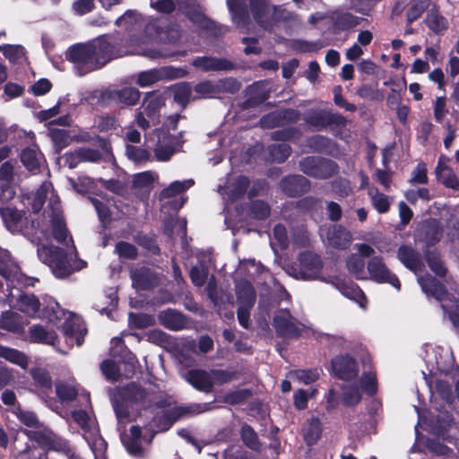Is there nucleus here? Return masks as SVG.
<instances>
[{"instance_id":"nucleus-33","label":"nucleus","mask_w":459,"mask_h":459,"mask_svg":"<svg viewBox=\"0 0 459 459\" xmlns=\"http://www.w3.org/2000/svg\"><path fill=\"white\" fill-rule=\"evenodd\" d=\"M31 342L54 345L57 341V335L54 331H48L40 325H33L29 329Z\"/></svg>"},{"instance_id":"nucleus-4","label":"nucleus","mask_w":459,"mask_h":459,"mask_svg":"<svg viewBox=\"0 0 459 459\" xmlns=\"http://www.w3.org/2000/svg\"><path fill=\"white\" fill-rule=\"evenodd\" d=\"M299 167L305 175L316 179H329L339 173L338 164L322 156L304 157Z\"/></svg>"},{"instance_id":"nucleus-47","label":"nucleus","mask_w":459,"mask_h":459,"mask_svg":"<svg viewBox=\"0 0 459 459\" xmlns=\"http://www.w3.org/2000/svg\"><path fill=\"white\" fill-rule=\"evenodd\" d=\"M16 271L17 265L13 261L10 253L0 248V275L3 278L9 279Z\"/></svg>"},{"instance_id":"nucleus-49","label":"nucleus","mask_w":459,"mask_h":459,"mask_svg":"<svg viewBox=\"0 0 459 459\" xmlns=\"http://www.w3.org/2000/svg\"><path fill=\"white\" fill-rule=\"evenodd\" d=\"M51 230L53 238L60 244H65L68 236V230L64 218L56 216L51 220Z\"/></svg>"},{"instance_id":"nucleus-29","label":"nucleus","mask_w":459,"mask_h":459,"mask_svg":"<svg viewBox=\"0 0 459 459\" xmlns=\"http://www.w3.org/2000/svg\"><path fill=\"white\" fill-rule=\"evenodd\" d=\"M425 260L429 269L438 277H445L447 273L441 254L437 248H426L424 250Z\"/></svg>"},{"instance_id":"nucleus-60","label":"nucleus","mask_w":459,"mask_h":459,"mask_svg":"<svg viewBox=\"0 0 459 459\" xmlns=\"http://www.w3.org/2000/svg\"><path fill=\"white\" fill-rule=\"evenodd\" d=\"M64 312L59 304L53 301L50 305L44 307L40 312V317L48 320V322L55 323L61 320Z\"/></svg>"},{"instance_id":"nucleus-3","label":"nucleus","mask_w":459,"mask_h":459,"mask_svg":"<svg viewBox=\"0 0 459 459\" xmlns=\"http://www.w3.org/2000/svg\"><path fill=\"white\" fill-rule=\"evenodd\" d=\"M0 216L6 229L13 234H21L27 238L36 233V224L30 215L23 210L16 207L0 208Z\"/></svg>"},{"instance_id":"nucleus-26","label":"nucleus","mask_w":459,"mask_h":459,"mask_svg":"<svg viewBox=\"0 0 459 459\" xmlns=\"http://www.w3.org/2000/svg\"><path fill=\"white\" fill-rule=\"evenodd\" d=\"M194 65L202 68L204 71H229L234 68V64L226 58H217L211 56L198 57Z\"/></svg>"},{"instance_id":"nucleus-11","label":"nucleus","mask_w":459,"mask_h":459,"mask_svg":"<svg viewBox=\"0 0 459 459\" xmlns=\"http://www.w3.org/2000/svg\"><path fill=\"white\" fill-rule=\"evenodd\" d=\"M332 372L335 377L350 381L357 377L359 365L357 360L350 354H341L331 360Z\"/></svg>"},{"instance_id":"nucleus-8","label":"nucleus","mask_w":459,"mask_h":459,"mask_svg":"<svg viewBox=\"0 0 459 459\" xmlns=\"http://www.w3.org/2000/svg\"><path fill=\"white\" fill-rule=\"evenodd\" d=\"M290 311L287 308L280 309L273 317V326L275 329L276 335L281 338L298 339L301 336L304 326L300 323H296Z\"/></svg>"},{"instance_id":"nucleus-16","label":"nucleus","mask_w":459,"mask_h":459,"mask_svg":"<svg viewBox=\"0 0 459 459\" xmlns=\"http://www.w3.org/2000/svg\"><path fill=\"white\" fill-rule=\"evenodd\" d=\"M418 281L422 291L428 297H432L438 301H442L448 295L446 286L429 273L420 277Z\"/></svg>"},{"instance_id":"nucleus-12","label":"nucleus","mask_w":459,"mask_h":459,"mask_svg":"<svg viewBox=\"0 0 459 459\" xmlns=\"http://www.w3.org/2000/svg\"><path fill=\"white\" fill-rule=\"evenodd\" d=\"M443 228L438 220L429 218L424 220L416 231V238L420 242L425 244L426 248H431L441 239Z\"/></svg>"},{"instance_id":"nucleus-32","label":"nucleus","mask_w":459,"mask_h":459,"mask_svg":"<svg viewBox=\"0 0 459 459\" xmlns=\"http://www.w3.org/2000/svg\"><path fill=\"white\" fill-rule=\"evenodd\" d=\"M193 89L195 95L192 98V101L201 99L214 98L216 95L221 93L220 84L209 80L199 82Z\"/></svg>"},{"instance_id":"nucleus-18","label":"nucleus","mask_w":459,"mask_h":459,"mask_svg":"<svg viewBox=\"0 0 459 459\" xmlns=\"http://www.w3.org/2000/svg\"><path fill=\"white\" fill-rule=\"evenodd\" d=\"M130 277L133 286L141 290H150L156 284V276L154 273L148 267H140L132 270Z\"/></svg>"},{"instance_id":"nucleus-40","label":"nucleus","mask_w":459,"mask_h":459,"mask_svg":"<svg viewBox=\"0 0 459 459\" xmlns=\"http://www.w3.org/2000/svg\"><path fill=\"white\" fill-rule=\"evenodd\" d=\"M64 248L54 245H43L38 248V256L39 260L50 267L55 264L56 259L62 256Z\"/></svg>"},{"instance_id":"nucleus-46","label":"nucleus","mask_w":459,"mask_h":459,"mask_svg":"<svg viewBox=\"0 0 459 459\" xmlns=\"http://www.w3.org/2000/svg\"><path fill=\"white\" fill-rule=\"evenodd\" d=\"M240 437L248 448L254 451H259L261 448V444L259 441V437L255 429L248 424H244L240 429Z\"/></svg>"},{"instance_id":"nucleus-42","label":"nucleus","mask_w":459,"mask_h":459,"mask_svg":"<svg viewBox=\"0 0 459 459\" xmlns=\"http://www.w3.org/2000/svg\"><path fill=\"white\" fill-rule=\"evenodd\" d=\"M17 303L19 310L29 315H35L40 310V302L34 294H22L17 299Z\"/></svg>"},{"instance_id":"nucleus-48","label":"nucleus","mask_w":459,"mask_h":459,"mask_svg":"<svg viewBox=\"0 0 459 459\" xmlns=\"http://www.w3.org/2000/svg\"><path fill=\"white\" fill-rule=\"evenodd\" d=\"M22 165L30 172L36 173L39 170L38 153L31 148H25L20 154Z\"/></svg>"},{"instance_id":"nucleus-14","label":"nucleus","mask_w":459,"mask_h":459,"mask_svg":"<svg viewBox=\"0 0 459 459\" xmlns=\"http://www.w3.org/2000/svg\"><path fill=\"white\" fill-rule=\"evenodd\" d=\"M279 186L285 195L295 198L309 192L311 183L302 175L292 174L283 177L279 182Z\"/></svg>"},{"instance_id":"nucleus-35","label":"nucleus","mask_w":459,"mask_h":459,"mask_svg":"<svg viewBox=\"0 0 459 459\" xmlns=\"http://www.w3.org/2000/svg\"><path fill=\"white\" fill-rule=\"evenodd\" d=\"M0 358L26 369L29 365L28 356L16 349L0 345Z\"/></svg>"},{"instance_id":"nucleus-58","label":"nucleus","mask_w":459,"mask_h":459,"mask_svg":"<svg viewBox=\"0 0 459 459\" xmlns=\"http://www.w3.org/2000/svg\"><path fill=\"white\" fill-rule=\"evenodd\" d=\"M115 252L120 258L135 260L138 257L137 247L126 241H118L115 246Z\"/></svg>"},{"instance_id":"nucleus-22","label":"nucleus","mask_w":459,"mask_h":459,"mask_svg":"<svg viewBox=\"0 0 459 459\" xmlns=\"http://www.w3.org/2000/svg\"><path fill=\"white\" fill-rule=\"evenodd\" d=\"M164 105L165 100L162 95L153 91L146 93L142 107L146 117L149 119L154 120L160 117V108Z\"/></svg>"},{"instance_id":"nucleus-59","label":"nucleus","mask_w":459,"mask_h":459,"mask_svg":"<svg viewBox=\"0 0 459 459\" xmlns=\"http://www.w3.org/2000/svg\"><path fill=\"white\" fill-rule=\"evenodd\" d=\"M331 143V139L321 134H316L307 139V146L318 153L326 152Z\"/></svg>"},{"instance_id":"nucleus-28","label":"nucleus","mask_w":459,"mask_h":459,"mask_svg":"<svg viewBox=\"0 0 459 459\" xmlns=\"http://www.w3.org/2000/svg\"><path fill=\"white\" fill-rule=\"evenodd\" d=\"M141 97V92L134 87H124L120 90L110 91L109 99L124 104L126 106H134L137 104Z\"/></svg>"},{"instance_id":"nucleus-25","label":"nucleus","mask_w":459,"mask_h":459,"mask_svg":"<svg viewBox=\"0 0 459 459\" xmlns=\"http://www.w3.org/2000/svg\"><path fill=\"white\" fill-rule=\"evenodd\" d=\"M232 22L238 28H247L250 22L247 2H227Z\"/></svg>"},{"instance_id":"nucleus-61","label":"nucleus","mask_w":459,"mask_h":459,"mask_svg":"<svg viewBox=\"0 0 459 459\" xmlns=\"http://www.w3.org/2000/svg\"><path fill=\"white\" fill-rule=\"evenodd\" d=\"M126 155L129 160L136 163L146 162L151 159L148 150L131 144L126 145Z\"/></svg>"},{"instance_id":"nucleus-15","label":"nucleus","mask_w":459,"mask_h":459,"mask_svg":"<svg viewBox=\"0 0 459 459\" xmlns=\"http://www.w3.org/2000/svg\"><path fill=\"white\" fill-rule=\"evenodd\" d=\"M270 98V91L265 84L259 81L255 82L247 89V99L239 105L243 110L255 108Z\"/></svg>"},{"instance_id":"nucleus-55","label":"nucleus","mask_w":459,"mask_h":459,"mask_svg":"<svg viewBox=\"0 0 459 459\" xmlns=\"http://www.w3.org/2000/svg\"><path fill=\"white\" fill-rule=\"evenodd\" d=\"M211 376L212 379L213 380V385L217 384L219 385H222L233 380L238 379L239 373L236 370L211 369Z\"/></svg>"},{"instance_id":"nucleus-20","label":"nucleus","mask_w":459,"mask_h":459,"mask_svg":"<svg viewBox=\"0 0 459 459\" xmlns=\"http://www.w3.org/2000/svg\"><path fill=\"white\" fill-rule=\"evenodd\" d=\"M332 25L329 30L333 34L353 29L359 24L361 18L349 13H333L331 16Z\"/></svg>"},{"instance_id":"nucleus-30","label":"nucleus","mask_w":459,"mask_h":459,"mask_svg":"<svg viewBox=\"0 0 459 459\" xmlns=\"http://www.w3.org/2000/svg\"><path fill=\"white\" fill-rule=\"evenodd\" d=\"M236 296L239 306L253 307L256 300L255 288L247 281H241L237 285Z\"/></svg>"},{"instance_id":"nucleus-45","label":"nucleus","mask_w":459,"mask_h":459,"mask_svg":"<svg viewBox=\"0 0 459 459\" xmlns=\"http://www.w3.org/2000/svg\"><path fill=\"white\" fill-rule=\"evenodd\" d=\"M253 396V392L249 388L230 391L222 397V402L230 405H238L246 403Z\"/></svg>"},{"instance_id":"nucleus-62","label":"nucleus","mask_w":459,"mask_h":459,"mask_svg":"<svg viewBox=\"0 0 459 459\" xmlns=\"http://www.w3.org/2000/svg\"><path fill=\"white\" fill-rule=\"evenodd\" d=\"M428 170L425 162L420 161L417 164L411 173V178L409 179L411 185H425L428 184Z\"/></svg>"},{"instance_id":"nucleus-43","label":"nucleus","mask_w":459,"mask_h":459,"mask_svg":"<svg viewBox=\"0 0 459 459\" xmlns=\"http://www.w3.org/2000/svg\"><path fill=\"white\" fill-rule=\"evenodd\" d=\"M250 185L249 178L246 176H238L229 186L228 195L231 201L242 198Z\"/></svg>"},{"instance_id":"nucleus-36","label":"nucleus","mask_w":459,"mask_h":459,"mask_svg":"<svg viewBox=\"0 0 459 459\" xmlns=\"http://www.w3.org/2000/svg\"><path fill=\"white\" fill-rule=\"evenodd\" d=\"M63 332L66 338L75 340L77 346H81L84 342L87 330L77 321L65 320L63 325Z\"/></svg>"},{"instance_id":"nucleus-21","label":"nucleus","mask_w":459,"mask_h":459,"mask_svg":"<svg viewBox=\"0 0 459 459\" xmlns=\"http://www.w3.org/2000/svg\"><path fill=\"white\" fill-rule=\"evenodd\" d=\"M299 261L302 273L311 278L317 275L323 268L321 257L311 251L302 252L299 256Z\"/></svg>"},{"instance_id":"nucleus-39","label":"nucleus","mask_w":459,"mask_h":459,"mask_svg":"<svg viewBox=\"0 0 459 459\" xmlns=\"http://www.w3.org/2000/svg\"><path fill=\"white\" fill-rule=\"evenodd\" d=\"M53 274L56 278H65L71 275L74 272V268L70 263L68 254L65 250L62 253V256L58 257L55 263L49 267Z\"/></svg>"},{"instance_id":"nucleus-64","label":"nucleus","mask_w":459,"mask_h":459,"mask_svg":"<svg viewBox=\"0 0 459 459\" xmlns=\"http://www.w3.org/2000/svg\"><path fill=\"white\" fill-rule=\"evenodd\" d=\"M121 441L126 452L130 455L136 458H143L144 456L145 451L143 446L141 445L140 439L134 440L132 438L121 437Z\"/></svg>"},{"instance_id":"nucleus-6","label":"nucleus","mask_w":459,"mask_h":459,"mask_svg":"<svg viewBox=\"0 0 459 459\" xmlns=\"http://www.w3.org/2000/svg\"><path fill=\"white\" fill-rule=\"evenodd\" d=\"M168 408H160L161 411H157L152 417V422L158 432H166L180 419L195 413L193 406L179 405Z\"/></svg>"},{"instance_id":"nucleus-24","label":"nucleus","mask_w":459,"mask_h":459,"mask_svg":"<svg viewBox=\"0 0 459 459\" xmlns=\"http://www.w3.org/2000/svg\"><path fill=\"white\" fill-rule=\"evenodd\" d=\"M397 258L409 270L417 271L421 269L422 262L419 253L409 245H402L397 251Z\"/></svg>"},{"instance_id":"nucleus-44","label":"nucleus","mask_w":459,"mask_h":459,"mask_svg":"<svg viewBox=\"0 0 459 459\" xmlns=\"http://www.w3.org/2000/svg\"><path fill=\"white\" fill-rule=\"evenodd\" d=\"M356 94L362 99L372 101H382L385 98L383 91L378 89L377 82L370 84L363 83L357 89Z\"/></svg>"},{"instance_id":"nucleus-13","label":"nucleus","mask_w":459,"mask_h":459,"mask_svg":"<svg viewBox=\"0 0 459 459\" xmlns=\"http://www.w3.org/2000/svg\"><path fill=\"white\" fill-rule=\"evenodd\" d=\"M29 374L36 394L47 403L48 399H51L50 395L53 393V380L49 371L43 368L33 367L29 370Z\"/></svg>"},{"instance_id":"nucleus-56","label":"nucleus","mask_w":459,"mask_h":459,"mask_svg":"<svg viewBox=\"0 0 459 459\" xmlns=\"http://www.w3.org/2000/svg\"><path fill=\"white\" fill-rule=\"evenodd\" d=\"M347 269L352 273L357 279L362 280L364 277L365 261L359 255L351 254L346 261Z\"/></svg>"},{"instance_id":"nucleus-7","label":"nucleus","mask_w":459,"mask_h":459,"mask_svg":"<svg viewBox=\"0 0 459 459\" xmlns=\"http://www.w3.org/2000/svg\"><path fill=\"white\" fill-rule=\"evenodd\" d=\"M305 121L316 131H322L328 126L343 129L348 124L347 118L342 114L324 109L312 110L306 116Z\"/></svg>"},{"instance_id":"nucleus-52","label":"nucleus","mask_w":459,"mask_h":459,"mask_svg":"<svg viewBox=\"0 0 459 459\" xmlns=\"http://www.w3.org/2000/svg\"><path fill=\"white\" fill-rule=\"evenodd\" d=\"M292 152V149L290 144L282 143L273 144L269 147V153L272 159L278 162L283 163L288 160Z\"/></svg>"},{"instance_id":"nucleus-63","label":"nucleus","mask_w":459,"mask_h":459,"mask_svg":"<svg viewBox=\"0 0 459 459\" xmlns=\"http://www.w3.org/2000/svg\"><path fill=\"white\" fill-rule=\"evenodd\" d=\"M56 394L63 403L73 402L77 397V390L74 386L63 383L56 385Z\"/></svg>"},{"instance_id":"nucleus-17","label":"nucleus","mask_w":459,"mask_h":459,"mask_svg":"<svg viewBox=\"0 0 459 459\" xmlns=\"http://www.w3.org/2000/svg\"><path fill=\"white\" fill-rule=\"evenodd\" d=\"M186 381L199 392L212 393L213 391L211 371L207 372L200 368L190 369L186 373Z\"/></svg>"},{"instance_id":"nucleus-1","label":"nucleus","mask_w":459,"mask_h":459,"mask_svg":"<svg viewBox=\"0 0 459 459\" xmlns=\"http://www.w3.org/2000/svg\"><path fill=\"white\" fill-rule=\"evenodd\" d=\"M176 403L174 397L166 392L149 390L136 382H130L119 389L113 408L120 421L130 417V407L140 406L143 411H151L153 408L171 407Z\"/></svg>"},{"instance_id":"nucleus-27","label":"nucleus","mask_w":459,"mask_h":459,"mask_svg":"<svg viewBox=\"0 0 459 459\" xmlns=\"http://www.w3.org/2000/svg\"><path fill=\"white\" fill-rule=\"evenodd\" d=\"M436 178L446 188L459 190V177L450 167L442 163L441 158L435 169Z\"/></svg>"},{"instance_id":"nucleus-41","label":"nucleus","mask_w":459,"mask_h":459,"mask_svg":"<svg viewBox=\"0 0 459 459\" xmlns=\"http://www.w3.org/2000/svg\"><path fill=\"white\" fill-rule=\"evenodd\" d=\"M425 23L430 30L436 34L442 33L447 29V22L444 16L438 13L436 6L431 8L425 19Z\"/></svg>"},{"instance_id":"nucleus-38","label":"nucleus","mask_w":459,"mask_h":459,"mask_svg":"<svg viewBox=\"0 0 459 459\" xmlns=\"http://www.w3.org/2000/svg\"><path fill=\"white\" fill-rule=\"evenodd\" d=\"M48 135L53 143L55 152L60 153L72 142L69 131L59 128H48Z\"/></svg>"},{"instance_id":"nucleus-10","label":"nucleus","mask_w":459,"mask_h":459,"mask_svg":"<svg viewBox=\"0 0 459 459\" xmlns=\"http://www.w3.org/2000/svg\"><path fill=\"white\" fill-rule=\"evenodd\" d=\"M368 271L371 280L377 283H388L397 290H401L398 277L393 273L383 262L381 256H373L368 263Z\"/></svg>"},{"instance_id":"nucleus-37","label":"nucleus","mask_w":459,"mask_h":459,"mask_svg":"<svg viewBox=\"0 0 459 459\" xmlns=\"http://www.w3.org/2000/svg\"><path fill=\"white\" fill-rule=\"evenodd\" d=\"M322 423L317 417H312L307 420L304 429V440L307 446L316 445L322 436Z\"/></svg>"},{"instance_id":"nucleus-54","label":"nucleus","mask_w":459,"mask_h":459,"mask_svg":"<svg viewBox=\"0 0 459 459\" xmlns=\"http://www.w3.org/2000/svg\"><path fill=\"white\" fill-rule=\"evenodd\" d=\"M302 133L298 127L289 126L272 133L271 138L276 142H289L300 138Z\"/></svg>"},{"instance_id":"nucleus-2","label":"nucleus","mask_w":459,"mask_h":459,"mask_svg":"<svg viewBox=\"0 0 459 459\" xmlns=\"http://www.w3.org/2000/svg\"><path fill=\"white\" fill-rule=\"evenodd\" d=\"M65 57L74 65L81 76L100 69L96 61L94 42L72 45L66 50Z\"/></svg>"},{"instance_id":"nucleus-5","label":"nucleus","mask_w":459,"mask_h":459,"mask_svg":"<svg viewBox=\"0 0 459 459\" xmlns=\"http://www.w3.org/2000/svg\"><path fill=\"white\" fill-rule=\"evenodd\" d=\"M110 39V37L103 35L91 41L94 42L95 56L100 69L112 59L126 56L129 53L128 50H124L120 48V45L124 41L127 42V39L122 37L119 39L120 42H118L117 39L115 37H113L111 40Z\"/></svg>"},{"instance_id":"nucleus-31","label":"nucleus","mask_w":459,"mask_h":459,"mask_svg":"<svg viewBox=\"0 0 459 459\" xmlns=\"http://www.w3.org/2000/svg\"><path fill=\"white\" fill-rule=\"evenodd\" d=\"M171 91L174 101L180 105L182 109H185L192 101L194 89L189 82H178L172 85Z\"/></svg>"},{"instance_id":"nucleus-57","label":"nucleus","mask_w":459,"mask_h":459,"mask_svg":"<svg viewBox=\"0 0 459 459\" xmlns=\"http://www.w3.org/2000/svg\"><path fill=\"white\" fill-rule=\"evenodd\" d=\"M15 459H48L47 450L40 449L35 445L26 444L22 451L18 452Z\"/></svg>"},{"instance_id":"nucleus-19","label":"nucleus","mask_w":459,"mask_h":459,"mask_svg":"<svg viewBox=\"0 0 459 459\" xmlns=\"http://www.w3.org/2000/svg\"><path fill=\"white\" fill-rule=\"evenodd\" d=\"M326 238L329 245L337 249H346L351 242V232L340 224L331 226Z\"/></svg>"},{"instance_id":"nucleus-53","label":"nucleus","mask_w":459,"mask_h":459,"mask_svg":"<svg viewBox=\"0 0 459 459\" xmlns=\"http://www.w3.org/2000/svg\"><path fill=\"white\" fill-rule=\"evenodd\" d=\"M154 324L152 316L144 313H129V326L134 329H144Z\"/></svg>"},{"instance_id":"nucleus-50","label":"nucleus","mask_w":459,"mask_h":459,"mask_svg":"<svg viewBox=\"0 0 459 459\" xmlns=\"http://www.w3.org/2000/svg\"><path fill=\"white\" fill-rule=\"evenodd\" d=\"M271 213V208L267 203L263 200L252 201L249 207V215L257 221L266 220Z\"/></svg>"},{"instance_id":"nucleus-51","label":"nucleus","mask_w":459,"mask_h":459,"mask_svg":"<svg viewBox=\"0 0 459 459\" xmlns=\"http://www.w3.org/2000/svg\"><path fill=\"white\" fill-rule=\"evenodd\" d=\"M134 242L153 255H160V248L154 237L138 234L134 238Z\"/></svg>"},{"instance_id":"nucleus-23","label":"nucleus","mask_w":459,"mask_h":459,"mask_svg":"<svg viewBox=\"0 0 459 459\" xmlns=\"http://www.w3.org/2000/svg\"><path fill=\"white\" fill-rule=\"evenodd\" d=\"M160 323L167 329L171 331H178L185 327L186 318L183 313L168 308L159 314Z\"/></svg>"},{"instance_id":"nucleus-9","label":"nucleus","mask_w":459,"mask_h":459,"mask_svg":"<svg viewBox=\"0 0 459 459\" xmlns=\"http://www.w3.org/2000/svg\"><path fill=\"white\" fill-rule=\"evenodd\" d=\"M249 9L255 22L268 29L280 20L277 6L271 5L270 2H249Z\"/></svg>"},{"instance_id":"nucleus-34","label":"nucleus","mask_w":459,"mask_h":459,"mask_svg":"<svg viewBox=\"0 0 459 459\" xmlns=\"http://www.w3.org/2000/svg\"><path fill=\"white\" fill-rule=\"evenodd\" d=\"M337 289L344 297L359 303L360 307H363V303L367 302V297L363 290L352 281H340L337 284Z\"/></svg>"}]
</instances>
